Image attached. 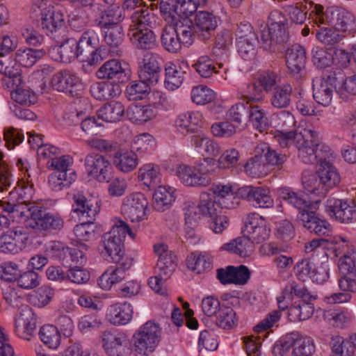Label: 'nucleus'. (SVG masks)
<instances>
[{
    "instance_id": "79ce46f5",
    "label": "nucleus",
    "mask_w": 356,
    "mask_h": 356,
    "mask_svg": "<svg viewBox=\"0 0 356 356\" xmlns=\"http://www.w3.org/2000/svg\"><path fill=\"white\" fill-rule=\"evenodd\" d=\"M185 72L181 66L172 62L165 65V87L169 90L179 88L184 82Z\"/></svg>"
},
{
    "instance_id": "603ef678",
    "label": "nucleus",
    "mask_w": 356,
    "mask_h": 356,
    "mask_svg": "<svg viewBox=\"0 0 356 356\" xmlns=\"http://www.w3.org/2000/svg\"><path fill=\"white\" fill-rule=\"evenodd\" d=\"M238 95L246 104L259 103L265 99V93L255 80L243 86L238 90Z\"/></svg>"
},
{
    "instance_id": "c9c22d12",
    "label": "nucleus",
    "mask_w": 356,
    "mask_h": 356,
    "mask_svg": "<svg viewBox=\"0 0 356 356\" xmlns=\"http://www.w3.org/2000/svg\"><path fill=\"white\" fill-rule=\"evenodd\" d=\"M175 192L176 189L170 186H159L153 194L154 209L158 211L169 209L176 199Z\"/></svg>"
},
{
    "instance_id": "ea45409f",
    "label": "nucleus",
    "mask_w": 356,
    "mask_h": 356,
    "mask_svg": "<svg viewBox=\"0 0 356 356\" xmlns=\"http://www.w3.org/2000/svg\"><path fill=\"white\" fill-rule=\"evenodd\" d=\"M91 95L97 100L104 101L118 97L120 94L118 85L108 81L96 82L90 88Z\"/></svg>"
},
{
    "instance_id": "c756f323",
    "label": "nucleus",
    "mask_w": 356,
    "mask_h": 356,
    "mask_svg": "<svg viewBox=\"0 0 356 356\" xmlns=\"http://www.w3.org/2000/svg\"><path fill=\"white\" fill-rule=\"evenodd\" d=\"M323 320L330 326L343 329L347 327L353 319L351 311L347 308H333L323 312Z\"/></svg>"
},
{
    "instance_id": "a878e982",
    "label": "nucleus",
    "mask_w": 356,
    "mask_h": 356,
    "mask_svg": "<svg viewBox=\"0 0 356 356\" xmlns=\"http://www.w3.org/2000/svg\"><path fill=\"white\" fill-rule=\"evenodd\" d=\"M157 54L150 51L145 52L138 63V76L144 81H148L152 84L158 82L160 72V65Z\"/></svg>"
},
{
    "instance_id": "2f4dec72",
    "label": "nucleus",
    "mask_w": 356,
    "mask_h": 356,
    "mask_svg": "<svg viewBox=\"0 0 356 356\" xmlns=\"http://www.w3.org/2000/svg\"><path fill=\"white\" fill-rule=\"evenodd\" d=\"M195 33L207 39L218 26V19L211 13L200 11L196 13L195 17Z\"/></svg>"
},
{
    "instance_id": "ddd939ff",
    "label": "nucleus",
    "mask_w": 356,
    "mask_h": 356,
    "mask_svg": "<svg viewBox=\"0 0 356 356\" xmlns=\"http://www.w3.org/2000/svg\"><path fill=\"white\" fill-rule=\"evenodd\" d=\"M309 19L317 25L316 38L321 43L331 46L338 43L342 36L334 31L331 26L327 24L323 7L321 5H314V10L309 14Z\"/></svg>"
},
{
    "instance_id": "052dcab7",
    "label": "nucleus",
    "mask_w": 356,
    "mask_h": 356,
    "mask_svg": "<svg viewBox=\"0 0 356 356\" xmlns=\"http://www.w3.org/2000/svg\"><path fill=\"white\" fill-rule=\"evenodd\" d=\"M256 154L264 156L268 165L281 166L286 161V156L272 149L268 144L261 143L258 144L254 149Z\"/></svg>"
},
{
    "instance_id": "3c124183",
    "label": "nucleus",
    "mask_w": 356,
    "mask_h": 356,
    "mask_svg": "<svg viewBox=\"0 0 356 356\" xmlns=\"http://www.w3.org/2000/svg\"><path fill=\"white\" fill-rule=\"evenodd\" d=\"M124 19L123 9L120 5L108 7L96 20L98 26L120 25Z\"/></svg>"
},
{
    "instance_id": "412c9836",
    "label": "nucleus",
    "mask_w": 356,
    "mask_h": 356,
    "mask_svg": "<svg viewBox=\"0 0 356 356\" xmlns=\"http://www.w3.org/2000/svg\"><path fill=\"white\" fill-rule=\"evenodd\" d=\"M325 211L331 217H334L341 222L350 223L356 222V204H348L347 202L334 197H329L325 204Z\"/></svg>"
},
{
    "instance_id": "9b49d317",
    "label": "nucleus",
    "mask_w": 356,
    "mask_h": 356,
    "mask_svg": "<svg viewBox=\"0 0 356 356\" xmlns=\"http://www.w3.org/2000/svg\"><path fill=\"white\" fill-rule=\"evenodd\" d=\"M148 200L141 192H133L122 200L121 213L131 222H140L148 218Z\"/></svg>"
},
{
    "instance_id": "f257e3e1",
    "label": "nucleus",
    "mask_w": 356,
    "mask_h": 356,
    "mask_svg": "<svg viewBox=\"0 0 356 356\" xmlns=\"http://www.w3.org/2000/svg\"><path fill=\"white\" fill-rule=\"evenodd\" d=\"M274 137L282 148L293 144L303 163H313L316 161L315 148L320 145L319 134L306 121H301L293 131L277 130Z\"/></svg>"
},
{
    "instance_id": "13d9d810",
    "label": "nucleus",
    "mask_w": 356,
    "mask_h": 356,
    "mask_svg": "<svg viewBox=\"0 0 356 356\" xmlns=\"http://www.w3.org/2000/svg\"><path fill=\"white\" fill-rule=\"evenodd\" d=\"M199 212L202 216L211 219L222 212V207L209 193L204 192L200 194Z\"/></svg>"
},
{
    "instance_id": "f03ea898",
    "label": "nucleus",
    "mask_w": 356,
    "mask_h": 356,
    "mask_svg": "<svg viewBox=\"0 0 356 356\" xmlns=\"http://www.w3.org/2000/svg\"><path fill=\"white\" fill-rule=\"evenodd\" d=\"M48 201L29 207H23L13 211V217L19 222H28L30 227L44 231L60 230L64 225L63 219L58 213L46 211Z\"/></svg>"
},
{
    "instance_id": "473e14b6",
    "label": "nucleus",
    "mask_w": 356,
    "mask_h": 356,
    "mask_svg": "<svg viewBox=\"0 0 356 356\" xmlns=\"http://www.w3.org/2000/svg\"><path fill=\"white\" fill-rule=\"evenodd\" d=\"M306 51L303 47L294 44L286 53V64L290 73L299 74L305 67Z\"/></svg>"
},
{
    "instance_id": "a211bd4d",
    "label": "nucleus",
    "mask_w": 356,
    "mask_h": 356,
    "mask_svg": "<svg viewBox=\"0 0 356 356\" xmlns=\"http://www.w3.org/2000/svg\"><path fill=\"white\" fill-rule=\"evenodd\" d=\"M270 229L266 219L256 213H250L246 218L243 234L253 243H260L268 238Z\"/></svg>"
},
{
    "instance_id": "e2e57ef3",
    "label": "nucleus",
    "mask_w": 356,
    "mask_h": 356,
    "mask_svg": "<svg viewBox=\"0 0 356 356\" xmlns=\"http://www.w3.org/2000/svg\"><path fill=\"white\" fill-rule=\"evenodd\" d=\"M216 97V92L207 86L197 85L193 86L191 91V100L197 105H205L211 103Z\"/></svg>"
},
{
    "instance_id": "dca6fc26",
    "label": "nucleus",
    "mask_w": 356,
    "mask_h": 356,
    "mask_svg": "<svg viewBox=\"0 0 356 356\" xmlns=\"http://www.w3.org/2000/svg\"><path fill=\"white\" fill-rule=\"evenodd\" d=\"M327 24L335 31L346 34L356 32V17L349 10L344 8H330L325 14Z\"/></svg>"
},
{
    "instance_id": "39448f33",
    "label": "nucleus",
    "mask_w": 356,
    "mask_h": 356,
    "mask_svg": "<svg viewBox=\"0 0 356 356\" xmlns=\"http://www.w3.org/2000/svg\"><path fill=\"white\" fill-rule=\"evenodd\" d=\"M162 339V330L154 321H147L136 329L131 340V351L136 356H149L155 352Z\"/></svg>"
},
{
    "instance_id": "864d4df0",
    "label": "nucleus",
    "mask_w": 356,
    "mask_h": 356,
    "mask_svg": "<svg viewBox=\"0 0 356 356\" xmlns=\"http://www.w3.org/2000/svg\"><path fill=\"white\" fill-rule=\"evenodd\" d=\"M161 42L163 48L172 54L179 52L183 47L172 25H167L163 28Z\"/></svg>"
},
{
    "instance_id": "c03bdc74",
    "label": "nucleus",
    "mask_w": 356,
    "mask_h": 356,
    "mask_svg": "<svg viewBox=\"0 0 356 356\" xmlns=\"http://www.w3.org/2000/svg\"><path fill=\"white\" fill-rule=\"evenodd\" d=\"M124 114V105L121 102L115 101L105 104L97 112L99 118L112 123L120 121Z\"/></svg>"
},
{
    "instance_id": "0e129e2a",
    "label": "nucleus",
    "mask_w": 356,
    "mask_h": 356,
    "mask_svg": "<svg viewBox=\"0 0 356 356\" xmlns=\"http://www.w3.org/2000/svg\"><path fill=\"white\" fill-rule=\"evenodd\" d=\"M150 84L148 81L140 79L127 86L126 93L129 100L136 101L144 99L150 91Z\"/></svg>"
},
{
    "instance_id": "f704fd0d",
    "label": "nucleus",
    "mask_w": 356,
    "mask_h": 356,
    "mask_svg": "<svg viewBox=\"0 0 356 356\" xmlns=\"http://www.w3.org/2000/svg\"><path fill=\"white\" fill-rule=\"evenodd\" d=\"M213 259L207 252L195 251L186 259L187 268L197 274L203 273L212 268Z\"/></svg>"
},
{
    "instance_id": "09e8293b",
    "label": "nucleus",
    "mask_w": 356,
    "mask_h": 356,
    "mask_svg": "<svg viewBox=\"0 0 356 356\" xmlns=\"http://www.w3.org/2000/svg\"><path fill=\"white\" fill-rule=\"evenodd\" d=\"M113 164L122 172H130L138 165V154L132 150L124 152H118L113 158Z\"/></svg>"
},
{
    "instance_id": "5fc2aeb1",
    "label": "nucleus",
    "mask_w": 356,
    "mask_h": 356,
    "mask_svg": "<svg viewBox=\"0 0 356 356\" xmlns=\"http://www.w3.org/2000/svg\"><path fill=\"white\" fill-rule=\"evenodd\" d=\"M76 174L75 172H54L49 175L48 183L51 190L60 191L69 188L75 181Z\"/></svg>"
},
{
    "instance_id": "4d7b16f0",
    "label": "nucleus",
    "mask_w": 356,
    "mask_h": 356,
    "mask_svg": "<svg viewBox=\"0 0 356 356\" xmlns=\"http://www.w3.org/2000/svg\"><path fill=\"white\" fill-rule=\"evenodd\" d=\"M261 154H256L249 159L244 165V171L250 177L259 178L268 173V165L264 163Z\"/></svg>"
},
{
    "instance_id": "58836bf2",
    "label": "nucleus",
    "mask_w": 356,
    "mask_h": 356,
    "mask_svg": "<svg viewBox=\"0 0 356 356\" xmlns=\"http://www.w3.org/2000/svg\"><path fill=\"white\" fill-rule=\"evenodd\" d=\"M156 140L149 133H142L134 136L131 142V150L138 156L152 154L156 149Z\"/></svg>"
},
{
    "instance_id": "393cba45",
    "label": "nucleus",
    "mask_w": 356,
    "mask_h": 356,
    "mask_svg": "<svg viewBox=\"0 0 356 356\" xmlns=\"http://www.w3.org/2000/svg\"><path fill=\"white\" fill-rule=\"evenodd\" d=\"M29 234L21 229L10 230L0 236V250L4 253L17 254L24 249Z\"/></svg>"
},
{
    "instance_id": "0eeeda50",
    "label": "nucleus",
    "mask_w": 356,
    "mask_h": 356,
    "mask_svg": "<svg viewBox=\"0 0 356 356\" xmlns=\"http://www.w3.org/2000/svg\"><path fill=\"white\" fill-rule=\"evenodd\" d=\"M16 165L22 173V178L18 181L17 187L9 193V200L8 202L26 207L38 204L39 202H44V200H33L35 190L33 183L31 179L30 166L27 160L19 159Z\"/></svg>"
},
{
    "instance_id": "bf43d9fd",
    "label": "nucleus",
    "mask_w": 356,
    "mask_h": 356,
    "mask_svg": "<svg viewBox=\"0 0 356 356\" xmlns=\"http://www.w3.org/2000/svg\"><path fill=\"white\" fill-rule=\"evenodd\" d=\"M61 62L70 63L80 57L77 49L76 40L71 38L67 39L56 49Z\"/></svg>"
},
{
    "instance_id": "f3484780",
    "label": "nucleus",
    "mask_w": 356,
    "mask_h": 356,
    "mask_svg": "<svg viewBox=\"0 0 356 356\" xmlns=\"http://www.w3.org/2000/svg\"><path fill=\"white\" fill-rule=\"evenodd\" d=\"M51 86L55 90L69 93L73 97H80L84 90L81 78L69 71L55 74L51 79Z\"/></svg>"
},
{
    "instance_id": "4be33fe9",
    "label": "nucleus",
    "mask_w": 356,
    "mask_h": 356,
    "mask_svg": "<svg viewBox=\"0 0 356 356\" xmlns=\"http://www.w3.org/2000/svg\"><path fill=\"white\" fill-rule=\"evenodd\" d=\"M335 83L336 79L330 76L313 79V97L318 104L325 107L331 104L334 91L337 90Z\"/></svg>"
},
{
    "instance_id": "8fccbe9b",
    "label": "nucleus",
    "mask_w": 356,
    "mask_h": 356,
    "mask_svg": "<svg viewBox=\"0 0 356 356\" xmlns=\"http://www.w3.org/2000/svg\"><path fill=\"white\" fill-rule=\"evenodd\" d=\"M45 54V51L42 49L20 48L15 54V60L22 67H30L43 58Z\"/></svg>"
},
{
    "instance_id": "a19ab883",
    "label": "nucleus",
    "mask_w": 356,
    "mask_h": 356,
    "mask_svg": "<svg viewBox=\"0 0 356 356\" xmlns=\"http://www.w3.org/2000/svg\"><path fill=\"white\" fill-rule=\"evenodd\" d=\"M293 87L289 83H283L276 86L270 98L271 106L277 109L286 108L291 102Z\"/></svg>"
},
{
    "instance_id": "bb28decb",
    "label": "nucleus",
    "mask_w": 356,
    "mask_h": 356,
    "mask_svg": "<svg viewBox=\"0 0 356 356\" xmlns=\"http://www.w3.org/2000/svg\"><path fill=\"white\" fill-rule=\"evenodd\" d=\"M134 308L127 302H116L109 305L106 311V319L115 326L125 325L133 318Z\"/></svg>"
},
{
    "instance_id": "7ed1b4c3",
    "label": "nucleus",
    "mask_w": 356,
    "mask_h": 356,
    "mask_svg": "<svg viewBox=\"0 0 356 356\" xmlns=\"http://www.w3.org/2000/svg\"><path fill=\"white\" fill-rule=\"evenodd\" d=\"M286 26L287 19L277 10L270 13L268 24L259 21L258 32L260 34L262 48L269 51L280 50V47L289 40Z\"/></svg>"
},
{
    "instance_id": "423d86ee",
    "label": "nucleus",
    "mask_w": 356,
    "mask_h": 356,
    "mask_svg": "<svg viewBox=\"0 0 356 356\" xmlns=\"http://www.w3.org/2000/svg\"><path fill=\"white\" fill-rule=\"evenodd\" d=\"M30 15L33 18L40 17L42 29L48 33L57 32L65 23L63 7L51 0H31Z\"/></svg>"
},
{
    "instance_id": "c85d7f7f",
    "label": "nucleus",
    "mask_w": 356,
    "mask_h": 356,
    "mask_svg": "<svg viewBox=\"0 0 356 356\" xmlns=\"http://www.w3.org/2000/svg\"><path fill=\"white\" fill-rule=\"evenodd\" d=\"M161 179V168L155 163L143 164L138 169L137 180L145 188L151 190L160 184Z\"/></svg>"
},
{
    "instance_id": "e433bc0d",
    "label": "nucleus",
    "mask_w": 356,
    "mask_h": 356,
    "mask_svg": "<svg viewBox=\"0 0 356 356\" xmlns=\"http://www.w3.org/2000/svg\"><path fill=\"white\" fill-rule=\"evenodd\" d=\"M191 142L195 149L202 155L216 157L220 154L219 144L203 134L192 136Z\"/></svg>"
},
{
    "instance_id": "774afa93",
    "label": "nucleus",
    "mask_w": 356,
    "mask_h": 356,
    "mask_svg": "<svg viewBox=\"0 0 356 356\" xmlns=\"http://www.w3.org/2000/svg\"><path fill=\"white\" fill-rule=\"evenodd\" d=\"M337 92L344 101L352 99L356 95V74L346 78Z\"/></svg>"
},
{
    "instance_id": "6e6552de",
    "label": "nucleus",
    "mask_w": 356,
    "mask_h": 356,
    "mask_svg": "<svg viewBox=\"0 0 356 356\" xmlns=\"http://www.w3.org/2000/svg\"><path fill=\"white\" fill-rule=\"evenodd\" d=\"M290 350L292 356H314L316 347L313 340L302 337L298 332H291L282 337L274 345L275 356H284Z\"/></svg>"
},
{
    "instance_id": "f8f14e48",
    "label": "nucleus",
    "mask_w": 356,
    "mask_h": 356,
    "mask_svg": "<svg viewBox=\"0 0 356 356\" xmlns=\"http://www.w3.org/2000/svg\"><path fill=\"white\" fill-rule=\"evenodd\" d=\"M127 228L122 227H112L102 238L99 245L100 253L105 259L118 262L121 257L123 248V234Z\"/></svg>"
},
{
    "instance_id": "de8ad7c7",
    "label": "nucleus",
    "mask_w": 356,
    "mask_h": 356,
    "mask_svg": "<svg viewBox=\"0 0 356 356\" xmlns=\"http://www.w3.org/2000/svg\"><path fill=\"white\" fill-rule=\"evenodd\" d=\"M174 28L179 38L181 44L184 47H189L194 40L195 28L193 22L189 19H182L175 21Z\"/></svg>"
},
{
    "instance_id": "a18cd8bd",
    "label": "nucleus",
    "mask_w": 356,
    "mask_h": 356,
    "mask_svg": "<svg viewBox=\"0 0 356 356\" xmlns=\"http://www.w3.org/2000/svg\"><path fill=\"white\" fill-rule=\"evenodd\" d=\"M236 254L242 257L250 256L254 251L253 243L246 236L237 238L229 243H225L220 248Z\"/></svg>"
},
{
    "instance_id": "680f3d73",
    "label": "nucleus",
    "mask_w": 356,
    "mask_h": 356,
    "mask_svg": "<svg viewBox=\"0 0 356 356\" xmlns=\"http://www.w3.org/2000/svg\"><path fill=\"white\" fill-rule=\"evenodd\" d=\"M340 274L356 276V248L348 250L338 260Z\"/></svg>"
},
{
    "instance_id": "20e7f679",
    "label": "nucleus",
    "mask_w": 356,
    "mask_h": 356,
    "mask_svg": "<svg viewBox=\"0 0 356 356\" xmlns=\"http://www.w3.org/2000/svg\"><path fill=\"white\" fill-rule=\"evenodd\" d=\"M128 36L137 49H151L156 46V37L150 29L151 17L147 8L134 11L130 18Z\"/></svg>"
},
{
    "instance_id": "b1692460",
    "label": "nucleus",
    "mask_w": 356,
    "mask_h": 356,
    "mask_svg": "<svg viewBox=\"0 0 356 356\" xmlns=\"http://www.w3.org/2000/svg\"><path fill=\"white\" fill-rule=\"evenodd\" d=\"M111 163L103 155L91 153L85 158V168L88 176L98 181H105L108 179Z\"/></svg>"
},
{
    "instance_id": "6ab92c4d",
    "label": "nucleus",
    "mask_w": 356,
    "mask_h": 356,
    "mask_svg": "<svg viewBox=\"0 0 356 356\" xmlns=\"http://www.w3.org/2000/svg\"><path fill=\"white\" fill-rule=\"evenodd\" d=\"M37 327V316L28 306L22 308L15 318L14 332L16 336L25 341H31L34 337Z\"/></svg>"
},
{
    "instance_id": "6e6d98bb",
    "label": "nucleus",
    "mask_w": 356,
    "mask_h": 356,
    "mask_svg": "<svg viewBox=\"0 0 356 356\" xmlns=\"http://www.w3.org/2000/svg\"><path fill=\"white\" fill-rule=\"evenodd\" d=\"M232 34L228 31L220 32L216 37L213 54L218 58L224 59L228 56V52L232 46Z\"/></svg>"
},
{
    "instance_id": "cd10ccee",
    "label": "nucleus",
    "mask_w": 356,
    "mask_h": 356,
    "mask_svg": "<svg viewBox=\"0 0 356 356\" xmlns=\"http://www.w3.org/2000/svg\"><path fill=\"white\" fill-rule=\"evenodd\" d=\"M128 64L118 59H111L105 62L97 71L99 79L120 81L127 75Z\"/></svg>"
},
{
    "instance_id": "72a5a7b5",
    "label": "nucleus",
    "mask_w": 356,
    "mask_h": 356,
    "mask_svg": "<svg viewBox=\"0 0 356 356\" xmlns=\"http://www.w3.org/2000/svg\"><path fill=\"white\" fill-rule=\"evenodd\" d=\"M277 193L280 198L286 201L300 211H305L314 204L307 198L304 193L296 191L289 187L280 188Z\"/></svg>"
},
{
    "instance_id": "4c0bfd02",
    "label": "nucleus",
    "mask_w": 356,
    "mask_h": 356,
    "mask_svg": "<svg viewBox=\"0 0 356 356\" xmlns=\"http://www.w3.org/2000/svg\"><path fill=\"white\" fill-rule=\"evenodd\" d=\"M156 113L150 106L139 104H131L127 111V116L130 122L142 125L156 118Z\"/></svg>"
},
{
    "instance_id": "1a4fd4ad",
    "label": "nucleus",
    "mask_w": 356,
    "mask_h": 356,
    "mask_svg": "<svg viewBox=\"0 0 356 356\" xmlns=\"http://www.w3.org/2000/svg\"><path fill=\"white\" fill-rule=\"evenodd\" d=\"M315 154L317 156L316 159L312 164L320 163L318 174L327 193L340 183L341 177L337 169L332 163L334 156L330 147L320 143L319 147L315 148Z\"/></svg>"
},
{
    "instance_id": "37998d69",
    "label": "nucleus",
    "mask_w": 356,
    "mask_h": 356,
    "mask_svg": "<svg viewBox=\"0 0 356 356\" xmlns=\"http://www.w3.org/2000/svg\"><path fill=\"white\" fill-rule=\"evenodd\" d=\"M126 276V270L123 268L111 266L99 277V285L104 290H109L114 284L124 280Z\"/></svg>"
},
{
    "instance_id": "9d476101",
    "label": "nucleus",
    "mask_w": 356,
    "mask_h": 356,
    "mask_svg": "<svg viewBox=\"0 0 356 356\" xmlns=\"http://www.w3.org/2000/svg\"><path fill=\"white\" fill-rule=\"evenodd\" d=\"M175 175L183 185L189 187H207L212 181L210 170L202 163L193 165L179 164L175 168Z\"/></svg>"
},
{
    "instance_id": "7c9ffc66",
    "label": "nucleus",
    "mask_w": 356,
    "mask_h": 356,
    "mask_svg": "<svg viewBox=\"0 0 356 356\" xmlns=\"http://www.w3.org/2000/svg\"><path fill=\"white\" fill-rule=\"evenodd\" d=\"M72 211L79 218L94 220L99 211L97 201L88 200L81 194L74 195Z\"/></svg>"
},
{
    "instance_id": "49530a36",
    "label": "nucleus",
    "mask_w": 356,
    "mask_h": 356,
    "mask_svg": "<svg viewBox=\"0 0 356 356\" xmlns=\"http://www.w3.org/2000/svg\"><path fill=\"white\" fill-rule=\"evenodd\" d=\"M40 341L47 348L56 350L61 343V334L58 327L51 324L42 325L38 332Z\"/></svg>"
},
{
    "instance_id": "4468645a",
    "label": "nucleus",
    "mask_w": 356,
    "mask_h": 356,
    "mask_svg": "<svg viewBox=\"0 0 356 356\" xmlns=\"http://www.w3.org/2000/svg\"><path fill=\"white\" fill-rule=\"evenodd\" d=\"M77 49L83 61L93 65L103 60L99 46V38L93 30L85 31L79 40H76Z\"/></svg>"
},
{
    "instance_id": "5701e85b",
    "label": "nucleus",
    "mask_w": 356,
    "mask_h": 356,
    "mask_svg": "<svg viewBox=\"0 0 356 356\" xmlns=\"http://www.w3.org/2000/svg\"><path fill=\"white\" fill-rule=\"evenodd\" d=\"M204 117L201 112L191 111L179 114L175 120L176 131L186 136L197 133L203 126Z\"/></svg>"
},
{
    "instance_id": "2eb2a0df",
    "label": "nucleus",
    "mask_w": 356,
    "mask_h": 356,
    "mask_svg": "<svg viewBox=\"0 0 356 356\" xmlns=\"http://www.w3.org/2000/svg\"><path fill=\"white\" fill-rule=\"evenodd\" d=\"M127 341V334L118 330H106L99 334V343L108 356H123Z\"/></svg>"
},
{
    "instance_id": "aec40b11",
    "label": "nucleus",
    "mask_w": 356,
    "mask_h": 356,
    "mask_svg": "<svg viewBox=\"0 0 356 356\" xmlns=\"http://www.w3.org/2000/svg\"><path fill=\"white\" fill-rule=\"evenodd\" d=\"M238 193L254 207L269 209L274 206V200L268 187L244 186L238 189Z\"/></svg>"
},
{
    "instance_id": "338daca9",
    "label": "nucleus",
    "mask_w": 356,
    "mask_h": 356,
    "mask_svg": "<svg viewBox=\"0 0 356 356\" xmlns=\"http://www.w3.org/2000/svg\"><path fill=\"white\" fill-rule=\"evenodd\" d=\"M302 181L304 188L309 193L316 194L318 196L325 195L326 190L323 188L318 173H304Z\"/></svg>"
},
{
    "instance_id": "69168bd1",
    "label": "nucleus",
    "mask_w": 356,
    "mask_h": 356,
    "mask_svg": "<svg viewBox=\"0 0 356 356\" xmlns=\"http://www.w3.org/2000/svg\"><path fill=\"white\" fill-rule=\"evenodd\" d=\"M104 33V40L111 47H118L123 41V29L121 25L99 26Z\"/></svg>"
}]
</instances>
